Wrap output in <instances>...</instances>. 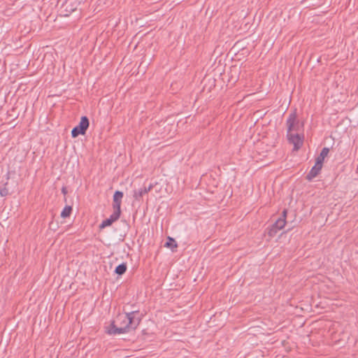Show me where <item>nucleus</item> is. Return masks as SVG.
Returning <instances> with one entry per match:
<instances>
[{"label":"nucleus","mask_w":358,"mask_h":358,"mask_svg":"<svg viewBox=\"0 0 358 358\" xmlns=\"http://www.w3.org/2000/svg\"><path fill=\"white\" fill-rule=\"evenodd\" d=\"M127 266L126 263H122L116 266L115 273L119 275H123L127 271Z\"/></svg>","instance_id":"nucleus-11"},{"label":"nucleus","mask_w":358,"mask_h":358,"mask_svg":"<svg viewBox=\"0 0 358 358\" xmlns=\"http://www.w3.org/2000/svg\"><path fill=\"white\" fill-rule=\"evenodd\" d=\"M286 124L287 127V134L292 133L293 131H296L298 133L303 127V122H300L297 119L296 111H293L289 115L286 121Z\"/></svg>","instance_id":"nucleus-3"},{"label":"nucleus","mask_w":358,"mask_h":358,"mask_svg":"<svg viewBox=\"0 0 358 358\" xmlns=\"http://www.w3.org/2000/svg\"><path fill=\"white\" fill-rule=\"evenodd\" d=\"M72 207L70 206H66L64 207L63 210L61 213V217L63 218H66L70 216L72 212Z\"/></svg>","instance_id":"nucleus-12"},{"label":"nucleus","mask_w":358,"mask_h":358,"mask_svg":"<svg viewBox=\"0 0 358 358\" xmlns=\"http://www.w3.org/2000/svg\"><path fill=\"white\" fill-rule=\"evenodd\" d=\"M329 152V149L328 148H322L320 155L316 158L315 162L318 163V164L323 165V162L324 158L328 155Z\"/></svg>","instance_id":"nucleus-10"},{"label":"nucleus","mask_w":358,"mask_h":358,"mask_svg":"<svg viewBox=\"0 0 358 358\" xmlns=\"http://www.w3.org/2000/svg\"><path fill=\"white\" fill-rule=\"evenodd\" d=\"M164 246L169 248H176L178 245L174 238L168 237L167 241L166 242Z\"/></svg>","instance_id":"nucleus-13"},{"label":"nucleus","mask_w":358,"mask_h":358,"mask_svg":"<svg viewBox=\"0 0 358 358\" xmlns=\"http://www.w3.org/2000/svg\"><path fill=\"white\" fill-rule=\"evenodd\" d=\"M124 314H119L118 319L123 320L126 333L131 330L136 329L142 320V315L140 314L138 310H133L129 312L125 310V308L123 309Z\"/></svg>","instance_id":"nucleus-1"},{"label":"nucleus","mask_w":358,"mask_h":358,"mask_svg":"<svg viewBox=\"0 0 358 358\" xmlns=\"http://www.w3.org/2000/svg\"><path fill=\"white\" fill-rule=\"evenodd\" d=\"M90 126V121L87 116H82L78 125L71 130V136L76 138L79 135H84Z\"/></svg>","instance_id":"nucleus-5"},{"label":"nucleus","mask_w":358,"mask_h":358,"mask_svg":"<svg viewBox=\"0 0 358 358\" xmlns=\"http://www.w3.org/2000/svg\"><path fill=\"white\" fill-rule=\"evenodd\" d=\"M287 213V210L286 209L283 210L281 216L268 229V234L270 237L275 236L278 231L285 227Z\"/></svg>","instance_id":"nucleus-4"},{"label":"nucleus","mask_w":358,"mask_h":358,"mask_svg":"<svg viewBox=\"0 0 358 358\" xmlns=\"http://www.w3.org/2000/svg\"><path fill=\"white\" fill-rule=\"evenodd\" d=\"M123 195V192L121 191L117 190L115 192L113 201V213L110 215L109 218H107L102 222L99 226L100 229H103L110 226L113 222L120 218L121 215V204Z\"/></svg>","instance_id":"nucleus-2"},{"label":"nucleus","mask_w":358,"mask_h":358,"mask_svg":"<svg viewBox=\"0 0 358 358\" xmlns=\"http://www.w3.org/2000/svg\"><path fill=\"white\" fill-rule=\"evenodd\" d=\"M62 192L64 194H66L67 193V189L65 187H63L62 188Z\"/></svg>","instance_id":"nucleus-16"},{"label":"nucleus","mask_w":358,"mask_h":358,"mask_svg":"<svg viewBox=\"0 0 358 358\" xmlns=\"http://www.w3.org/2000/svg\"><path fill=\"white\" fill-rule=\"evenodd\" d=\"M105 332L108 335H117L125 334L126 330L123 326L119 327L115 320H113L109 325L105 327Z\"/></svg>","instance_id":"nucleus-7"},{"label":"nucleus","mask_w":358,"mask_h":358,"mask_svg":"<svg viewBox=\"0 0 358 358\" xmlns=\"http://www.w3.org/2000/svg\"><path fill=\"white\" fill-rule=\"evenodd\" d=\"M9 194V190L6 187L0 189V195L1 196H6Z\"/></svg>","instance_id":"nucleus-14"},{"label":"nucleus","mask_w":358,"mask_h":358,"mask_svg":"<svg viewBox=\"0 0 358 358\" xmlns=\"http://www.w3.org/2000/svg\"><path fill=\"white\" fill-rule=\"evenodd\" d=\"M153 188L152 185H150L148 187H143L142 188H140L139 189L134 190V197L136 200L140 201L141 198L143 196V195L148 194L149 192L152 190Z\"/></svg>","instance_id":"nucleus-9"},{"label":"nucleus","mask_w":358,"mask_h":358,"mask_svg":"<svg viewBox=\"0 0 358 358\" xmlns=\"http://www.w3.org/2000/svg\"><path fill=\"white\" fill-rule=\"evenodd\" d=\"M287 137L289 142L294 145V150H299L303 143V136L301 135L299 133L293 134L289 133L287 134Z\"/></svg>","instance_id":"nucleus-6"},{"label":"nucleus","mask_w":358,"mask_h":358,"mask_svg":"<svg viewBox=\"0 0 358 358\" xmlns=\"http://www.w3.org/2000/svg\"><path fill=\"white\" fill-rule=\"evenodd\" d=\"M322 166L323 165L320 164H318V163L315 162V166L310 169L309 173L307 174L306 178L308 181H311L314 178H315L320 173Z\"/></svg>","instance_id":"nucleus-8"},{"label":"nucleus","mask_w":358,"mask_h":358,"mask_svg":"<svg viewBox=\"0 0 358 358\" xmlns=\"http://www.w3.org/2000/svg\"><path fill=\"white\" fill-rule=\"evenodd\" d=\"M115 320H116V322H117V324L119 325V327L124 325L123 320H119L118 319V315L116 317Z\"/></svg>","instance_id":"nucleus-15"}]
</instances>
